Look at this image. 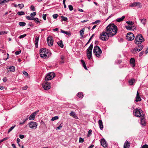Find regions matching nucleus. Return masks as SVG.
<instances>
[{
    "label": "nucleus",
    "mask_w": 148,
    "mask_h": 148,
    "mask_svg": "<svg viewBox=\"0 0 148 148\" xmlns=\"http://www.w3.org/2000/svg\"><path fill=\"white\" fill-rule=\"evenodd\" d=\"M118 30L117 27L114 24H110L106 27V31L108 32L110 37L115 35L117 33Z\"/></svg>",
    "instance_id": "obj_1"
},
{
    "label": "nucleus",
    "mask_w": 148,
    "mask_h": 148,
    "mask_svg": "<svg viewBox=\"0 0 148 148\" xmlns=\"http://www.w3.org/2000/svg\"><path fill=\"white\" fill-rule=\"evenodd\" d=\"M40 56L44 58H46L50 55V53L49 52L48 49H41L40 50Z\"/></svg>",
    "instance_id": "obj_2"
},
{
    "label": "nucleus",
    "mask_w": 148,
    "mask_h": 148,
    "mask_svg": "<svg viewBox=\"0 0 148 148\" xmlns=\"http://www.w3.org/2000/svg\"><path fill=\"white\" fill-rule=\"evenodd\" d=\"M144 41V39L141 34H139L136 36L134 40L136 44L139 45L141 44Z\"/></svg>",
    "instance_id": "obj_3"
},
{
    "label": "nucleus",
    "mask_w": 148,
    "mask_h": 148,
    "mask_svg": "<svg viewBox=\"0 0 148 148\" xmlns=\"http://www.w3.org/2000/svg\"><path fill=\"white\" fill-rule=\"evenodd\" d=\"M94 54L97 57H100L101 54L102 53V51L99 47L98 46H95L93 49Z\"/></svg>",
    "instance_id": "obj_4"
},
{
    "label": "nucleus",
    "mask_w": 148,
    "mask_h": 148,
    "mask_svg": "<svg viewBox=\"0 0 148 148\" xmlns=\"http://www.w3.org/2000/svg\"><path fill=\"white\" fill-rule=\"evenodd\" d=\"M109 37H110V36L108 32H103L100 34L99 38L102 40H106L108 39Z\"/></svg>",
    "instance_id": "obj_5"
},
{
    "label": "nucleus",
    "mask_w": 148,
    "mask_h": 148,
    "mask_svg": "<svg viewBox=\"0 0 148 148\" xmlns=\"http://www.w3.org/2000/svg\"><path fill=\"white\" fill-rule=\"evenodd\" d=\"M142 111V110L141 109L138 110V109H136L133 111V114L134 115L137 117L143 116L144 115V114H141Z\"/></svg>",
    "instance_id": "obj_6"
},
{
    "label": "nucleus",
    "mask_w": 148,
    "mask_h": 148,
    "mask_svg": "<svg viewBox=\"0 0 148 148\" xmlns=\"http://www.w3.org/2000/svg\"><path fill=\"white\" fill-rule=\"evenodd\" d=\"M55 76V74L53 72H50L48 73L45 78L46 81L50 80L53 79Z\"/></svg>",
    "instance_id": "obj_7"
},
{
    "label": "nucleus",
    "mask_w": 148,
    "mask_h": 148,
    "mask_svg": "<svg viewBox=\"0 0 148 148\" xmlns=\"http://www.w3.org/2000/svg\"><path fill=\"white\" fill-rule=\"evenodd\" d=\"M28 124L30 128L34 130L36 129L38 125L37 123L35 122H31Z\"/></svg>",
    "instance_id": "obj_8"
},
{
    "label": "nucleus",
    "mask_w": 148,
    "mask_h": 148,
    "mask_svg": "<svg viewBox=\"0 0 148 148\" xmlns=\"http://www.w3.org/2000/svg\"><path fill=\"white\" fill-rule=\"evenodd\" d=\"M42 87L44 90H47L51 88L50 83L49 82H46L42 84Z\"/></svg>",
    "instance_id": "obj_9"
},
{
    "label": "nucleus",
    "mask_w": 148,
    "mask_h": 148,
    "mask_svg": "<svg viewBox=\"0 0 148 148\" xmlns=\"http://www.w3.org/2000/svg\"><path fill=\"white\" fill-rule=\"evenodd\" d=\"M126 38L129 41L133 40L134 38V36L133 34L131 32L127 33L126 35Z\"/></svg>",
    "instance_id": "obj_10"
},
{
    "label": "nucleus",
    "mask_w": 148,
    "mask_h": 148,
    "mask_svg": "<svg viewBox=\"0 0 148 148\" xmlns=\"http://www.w3.org/2000/svg\"><path fill=\"white\" fill-rule=\"evenodd\" d=\"M129 6L130 7H137L138 8H141L142 5L140 3L137 2L132 3Z\"/></svg>",
    "instance_id": "obj_11"
},
{
    "label": "nucleus",
    "mask_w": 148,
    "mask_h": 148,
    "mask_svg": "<svg viewBox=\"0 0 148 148\" xmlns=\"http://www.w3.org/2000/svg\"><path fill=\"white\" fill-rule=\"evenodd\" d=\"M47 41L49 46H52L53 44V40L51 36H49L47 38Z\"/></svg>",
    "instance_id": "obj_12"
},
{
    "label": "nucleus",
    "mask_w": 148,
    "mask_h": 148,
    "mask_svg": "<svg viewBox=\"0 0 148 148\" xmlns=\"http://www.w3.org/2000/svg\"><path fill=\"white\" fill-rule=\"evenodd\" d=\"M143 46L142 45H138L134 48V50L136 52L140 51L143 49Z\"/></svg>",
    "instance_id": "obj_13"
},
{
    "label": "nucleus",
    "mask_w": 148,
    "mask_h": 148,
    "mask_svg": "<svg viewBox=\"0 0 148 148\" xmlns=\"http://www.w3.org/2000/svg\"><path fill=\"white\" fill-rule=\"evenodd\" d=\"M93 45L92 44H91L90 46L87 49L86 53L87 54H92V50L93 48Z\"/></svg>",
    "instance_id": "obj_14"
},
{
    "label": "nucleus",
    "mask_w": 148,
    "mask_h": 148,
    "mask_svg": "<svg viewBox=\"0 0 148 148\" xmlns=\"http://www.w3.org/2000/svg\"><path fill=\"white\" fill-rule=\"evenodd\" d=\"M100 142L101 145L103 147H106L107 146V143L104 139H101Z\"/></svg>",
    "instance_id": "obj_15"
},
{
    "label": "nucleus",
    "mask_w": 148,
    "mask_h": 148,
    "mask_svg": "<svg viewBox=\"0 0 148 148\" xmlns=\"http://www.w3.org/2000/svg\"><path fill=\"white\" fill-rule=\"evenodd\" d=\"M36 114V112H35L32 114L30 116L29 119L30 120H34L35 118V116Z\"/></svg>",
    "instance_id": "obj_16"
},
{
    "label": "nucleus",
    "mask_w": 148,
    "mask_h": 148,
    "mask_svg": "<svg viewBox=\"0 0 148 148\" xmlns=\"http://www.w3.org/2000/svg\"><path fill=\"white\" fill-rule=\"evenodd\" d=\"M141 100V99L140 97L139 93L138 91L137 93L136 96V99L135 101L136 102H138L139 101H140Z\"/></svg>",
    "instance_id": "obj_17"
},
{
    "label": "nucleus",
    "mask_w": 148,
    "mask_h": 148,
    "mask_svg": "<svg viewBox=\"0 0 148 148\" xmlns=\"http://www.w3.org/2000/svg\"><path fill=\"white\" fill-rule=\"evenodd\" d=\"M98 123L99 127L101 130H102L103 127L102 121L101 120H99L98 121Z\"/></svg>",
    "instance_id": "obj_18"
},
{
    "label": "nucleus",
    "mask_w": 148,
    "mask_h": 148,
    "mask_svg": "<svg viewBox=\"0 0 148 148\" xmlns=\"http://www.w3.org/2000/svg\"><path fill=\"white\" fill-rule=\"evenodd\" d=\"M39 38V36L37 37L36 36L35 38V45L36 48H37L38 47V43Z\"/></svg>",
    "instance_id": "obj_19"
},
{
    "label": "nucleus",
    "mask_w": 148,
    "mask_h": 148,
    "mask_svg": "<svg viewBox=\"0 0 148 148\" xmlns=\"http://www.w3.org/2000/svg\"><path fill=\"white\" fill-rule=\"evenodd\" d=\"M130 146V143L127 140L124 145V148H129Z\"/></svg>",
    "instance_id": "obj_20"
},
{
    "label": "nucleus",
    "mask_w": 148,
    "mask_h": 148,
    "mask_svg": "<svg viewBox=\"0 0 148 148\" xmlns=\"http://www.w3.org/2000/svg\"><path fill=\"white\" fill-rule=\"evenodd\" d=\"M69 114L71 116L73 117L75 119H77L78 118L77 116L75 114V113L74 112L71 111Z\"/></svg>",
    "instance_id": "obj_21"
},
{
    "label": "nucleus",
    "mask_w": 148,
    "mask_h": 148,
    "mask_svg": "<svg viewBox=\"0 0 148 148\" xmlns=\"http://www.w3.org/2000/svg\"><path fill=\"white\" fill-rule=\"evenodd\" d=\"M125 27L127 29L129 30H134L135 28L134 26H125Z\"/></svg>",
    "instance_id": "obj_22"
},
{
    "label": "nucleus",
    "mask_w": 148,
    "mask_h": 148,
    "mask_svg": "<svg viewBox=\"0 0 148 148\" xmlns=\"http://www.w3.org/2000/svg\"><path fill=\"white\" fill-rule=\"evenodd\" d=\"M141 118V124L143 125H145V122L144 119V118L143 116Z\"/></svg>",
    "instance_id": "obj_23"
},
{
    "label": "nucleus",
    "mask_w": 148,
    "mask_h": 148,
    "mask_svg": "<svg viewBox=\"0 0 148 148\" xmlns=\"http://www.w3.org/2000/svg\"><path fill=\"white\" fill-rule=\"evenodd\" d=\"M135 60L133 58H131L130 60V63L131 64H132L133 66L134 67L135 66Z\"/></svg>",
    "instance_id": "obj_24"
},
{
    "label": "nucleus",
    "mask_w": 148,
    "mask_h": 148,
    "mask_svg": "<svg viewBox=\"0 0 148 148\" xmlns=\"http://www.w3.org/2000/svg\"><path fill=\"white\" fill-rule=\"evenodd\" d=\"M125 16H122L120 18H118L116 20V21L119 22H120L121 21L123 20L125 18Z\"/></svg>",
    "instance_id": "obj_25"
},
{
    "label": "nucleus",
    "mask_w": 148,
    "mask_h": 148,
    "mask_svg": "<svg viewBox=\"0 0 148 148\" xmlns=\"http://www.w3.org/2000/svg\"><path fill=\"white\" fill-rule=\"evenodd\" d=\"M6 0H0V6L3 5L5 4V3L7 2Z\"/></svg>",
    "instance_id": "obj_26"
},
{
    "label": "nucleus",
    "mask_w": 148,
    "mask_h": 148,
    "mask_svg": "<svg viewBox=\"0 0 148 148\" xmlns=\"http://www.w3.org/2000/svg\"><path fill=\"white\" fill-rule=\"evenodd\" d=\"M81 62L84 68L85 69L87 70V69L86 66V65L84 61L83 60H81Z\"/></svg>",
    "instance_id": "obj_27"
},
{
    "label": "nucleus",
    "mask_w": 148,
    "mask_h": 148,
    "mask_svg": "<svg viewBox=\"0 0 148 148\" xmlns=\"http://www.w3.org/2000/svg\"><path fill=\"white\" fill-rule=\"evenodd\" d=\"M9 71L14 72L15 71V67L13 66H11L9 68Z\"/></svg>",
    "instance_id": "obj_28"
},
{
    "label": "nucleus",
    "mask_w": 148,
    "mask_h": 148,
    "mask_svg": "<svg viewBox=\"0 0 148 148\" xmlns=\"http://www.w3.org/2000/svg\"><path fill=\"white\" fill-rule=\"evenodd\" d=\"M58 44L61 48H63L64 45L62 40L58 42Z\"/></svg>",
    "instance_id": "obj_29"
},
{
    "label": "nucleus",
    "mask_w": 148,
    "mask_h": 148,
    "mask_svg": "<svg viewBox=\"0 0 148 148\" xmlns=\"http://www.w3.org/2000/svg\"><path fill=\"white\" fill-rule=\"evenodd\" d=\"M77 96L79 98H82L83 97V94L82 92H79L77 95Z\"/></svg>",
    "instance_id": "obj_30"
},
{
    "label": "nucleus",
    "mask_w": 148,
    "mask_h": 148,
    "mask_svg": "<svg viewBox=\"0 0 148 148\" xmlns=\"http://www.w3.org/2000/svg\"><path fill=\"white\" fill-rule=\"evenodd\" d=\"M34 20L36 23L40 24V23L39 19L37 18H34Z\"/></svg>",
    "instance_id": "obj_31"
},
{
    "label": "nucleus",
    "mask_w": 148,
    "mask_h": 148,
    "mask_svg": "<svg viewBox=\"0 0 148 148\" xmlns=\"http://www.w3.org/2000/svg\"><path fill=\"white\" fill-rule=\"evenodd\" d=\"M19 25L21 26H24L26 25V23L23 22H20L18 23Z\"/></svg>",
    "instance_id": "obj_32"
},
{
    "label": "nucleus",
    "mask_w": 148,
    "mask_h": 148,
    "mask_svg": "<svg viewBox=\"0 0 148 148\" xmlns=\"http://www.w3.org/2000/svg\"><path fill=\"white\" fill-rule=\"evenodd\" d=\"M26 18L27 19L29 20H34V17H31L29 16H26Z\"/></svg>",
    "instance_id": "obj_33"
},
{
    "label": "nucleus",
    "mask_w": 148,
    "mask_h": 148,
    "mask_svg": "<svg viewBox=\"0 0 148 148\" xmlns=\"http://www.w3.org/2000/svg\"><path fill=\"white\" fill-rule=\"evenodd\" d=\"M85 29H83L81 30L80 32V35L81 36H83V35L84 34V30Z\"/></svg>",
    "instance_id": "obj_34"
},
{
    "label": "nucleus",
    "mask_w": 148,
    "mask_h": 148,
    "mask_svg": "<svg viewBox=\"0 0 148 148\" xmlns=\"http://www.w3.org/2000/svg\"><path fill=\"white\" fill-rule=\"evenodd\" d=\"M17 14L19 16H21L24 15L25 14V12L23 11L18 12L17 13Z\"/></svg>",
    "instance_id": "obj_35"
},
{
    "label": "nucleus",
    "mask_w": 148,
    "mask_h": 148,
    "mask_svg": "<svg viewBox=\"0 0 148 148\" xmlns=\"http://www.w3.org/2000/svg\"><path fill=\"white\" fill-rule=\"evenodd\" d=\"M61 32L67 35L68 36L70 35V34L68 32L66 31H65L62 29L61 30Z\"/></svg>",
    "instance_id": "obj_36"
},
{
    "label": "nucleus",
    "mask_w": 148,
    "mask_h": 148,
    "mask_svg": "<svg viewBox=\"0 0 148 148\" xmlns=\"http://www.w3.org/2000/svg\"><path fill=\"white\" fill-rule=\"evenodd\" d=\"M134 82L135 80L134 79H132L129 81V83L130 85H132Z\"/></svg>",
    "instance_id": "obj_37"
},
{
    "label": "nucleus",
    "mask_w": 148,
    "mask_h": 148,
    "mask_svg": "<svg viewBox=\"0 0 148 148\" xmlns=\"http://www.w3.org/2000/svg\"><path fill=\"white\" fill-rule=\"evenodd\" d=\"M59 118V117L58 116H56L52 118L51 120L52 121H54L58 119Z\"/></svg>",
    "instance_id": "obj_38"
},
{
    "label": "nucleus",
    "mask_w": 148,
    "mask_h": 148,
    "mask_svg": "<svg viewBox=\"0 0 148 148\" xmlns=\"http://www.w3.org/2000/svg\"><path fill=\"white\" fill-rule=\"evenodd\" d=\"M146 19L145 18H143L141 20V23H143L144 25H145L146 24Z\"/></svg>",
    "instance_id": "obj_39"
},
{
    "label": "nucleus",
    "mask_w": 148,
    "mask_h": 148,
    "mask_svg": "<svg viewBox=\"0 0 148 148\" xmlns=\"http://www.w3.org/2000/svg\"><path fill=\"white\" fill-rule=\"evenodd\" d=\"M23 75H24L25 77H29V75L27 72L25 71H23Z\"/></svg>",
    "instance_id": "obj_40"
},
{
    "label": "nucleus",
    "mask_w": 148,
    "mask_h": 148,
    "mask_svg": "<svg viewBox=\"0 0 148 148\" xmlns=\"http://www.w3.org/2000/svg\"><path fill=\"white\" fill-rule=\"evenodd\" d=\"M15 127V125L11 127L8 131V133H9Z\"/></svg>",
    "instance_id": "obj_41"
},
{
    "label": "nucleus",
    "mask_w": 148,
    "mask_h": 148,
    "mask_svg": "<svg viewBox=\"0 0 148 148\" xmlns=\"http://www.w3.org/2000/svg\"><path fill=\"white\" fill-rule=\"evenodd\" d=\"M18 6L21 9L23 8L24 7V5L23 3L18 4Z\"/></svg>",
    "instance_id": "obj_42"
},
{
    "label": "nucleus",
    "mask_w": 148,
    "mask_h": 148,
    "mask_svg": "<svg viewBox=\"0 0 148 148\" xmlns=\"http://www.w3.org/2000/svg\"><path fill=\"white\" fill-rule=\"evenodd\" d=\"M127 24L130 25H133L134 23V22L132 21H127L126 22Z\"/></svg>",
    "instance_id": "obj_43"
},
{
    "label": "nucleus",
    "mask_w": 148,
    "mask_h": 148,
    "mask_svg": "<svg viewBox=\"0 0 148 148\" xmlns=\"http://www.w3.org/2000/svg\"><path fill=\"white\" fill-rule=\"evenodd\" d=\"M68 7L69 10L70 11L72 10L73 9V7L71 5H69Z\"/></svg>",
    "instance_id": "obj_44"
},
{
    "label": "nucleus",
    "mask_w": 148,
    "mask_h": 148,
    "mask_svg": "<svg viewBox=\"0 0 148 148\" xmlns=\"http://www.w3.org/2000/svg\"><path fill=\"white\" fill-rule=\"evenodd\" d=\"M61 18H62V20L63 21H67L68 20V19H67V18L64 17V16H61Z\"/></svg>",
    "instance_id": "obj_45"
},
{
    "label": "nucleus",
    "mask_w": 148,
    "mask_h": 148,
    "mask_svg": "<svg viewBox=\"0 0 148 148\" xmlns=\"http://www.w3.org/2000/svg\"><path fill=\"white\" fill-rule=\"evenodd\" d=\"M100 22V20H97L95 22L92 23V24H97V23H99Z\"/></svg>",
    "instance_id": "obj_46"
},
{
    "label": "nucleus",
    "mask_w": 148,
    "mask_h": 148,
    "mask_svg": "<svg viewBox=\"0 0 148 148\" xmlns=\"http://www.w3.org/2000/svg\"><path fill=\"white\" fill-rule=\"evenodd\" d=\"M58 15L57 14H54L53 15V17L54 19H55L57 18Z\"/></svg>",
    "instance_id": "obj_47"
},
{
    "label": "nucleus",
    "mask_w": 148,
    "mask_h": 148,
    "mask_svg": "<svg viewBox=\"0 0 148 148\" xmlns=\"http://www.w3.org/2000/svg\"><path fill=\"white\" fill-rule=\"evenodd\" d=\"M21 50L15 52V54L16 55H18L21 53Z\"/></svg>",
    "instance_id": "obj_48"
},
{
    "label": "nucleus",
    "mask_w": 148,
    "mask_h": 148,
    "mask_svg": "<svg viewBox=\"0 0 148 148\" xmlns=\"http://www.w3.org/2000/svg\"><path fill=\"white\" fill-rule=\"evenodd\" d=\"M87 54V57L88 58L89 60L92 57V54Z\"/></svg>",
    "instance_id": "obj_49"
},
{
    "label": "nucleus",
    "mask_w": 148,
    "mask_h": 148,
    "mask_svg": "<svg viewBox=\"0 0 148 148\" xmlns=\"http://www.w3.org/2000/svg\"><path fill=\"white\" fill-rule=\"evenodd\" d=\"M7 32L2 31L0 32V35L4 34H7Z\"/></svg>",
    "instance_id": "obj_50"
},
{
    "label": "nucleus",
    "mask_w": 148,
    "mask_h": 148,
    "mask_svg": "<svg viewBox=\"0 0 148 148\" xmlns=\"http://www.w3.org/2000/svg\"><path fill=\"white\" fill-rule=\"evenodd\" d=\"M30 8L32 11H34L35 10L34 7L33 5L31 6Z\"/></svg>",
    "instance_id": "obj_51"
},
{
    "label": "nucleus",
    "mask_w": 148,
    "mask_h": 148,
    "mask_svg": "<svg viewBox=\"0 0 148 148\" xmlns=\"http://www.w3.org/2000/svg\"><path fill=\"white\" fill-rule=\"evenodd\" d=\"M36 14V12H34L33 13H32L30 14V16L31 17L34 16H35Z\"/></svg>",
    "instance_id": "obj_52"
},
{
    "label": "nucleus",
    "mask_w": 148,
    "mask_h": 148,
    "mask_svg": "<svg viewBox=\"0 0 148 148\" xmlns=\"http://www.w3.org/2000/svg\"><path fill=\"white\" fill-rule=\"evenodd\" d=\"M26 36V34H23V35H21L20 36L19 38L21 39V38H24V37H25Z\"/></svg>",
    "instance_id": "obj_53"
},
{
    "label": "nucleus",
    "mask_w": 148,
    "mask_h": 148,
    "mask_svg": "<svg viewBox=\"0 0 148 148\" xmlns=\"http://www.w3.org/2000/svg\"><path fill=\"white\" fill-rule=\"evenodd\" d=\"M79 141L80 143H83L84 141L83 138H79Z\"/></svg>",
    "instance_id": "obj_54"
},
{
    "label": "nucleus",
    "mask_w": 148,
    "mask_h": 148,
    "mask_svg": "<svg viewBox=\"0 0 148 148\" xmlns=\"http://www.w3.org/2000/svg\"><path fill=\"white\" fill-rule=\"evenodd\" d=\"M46 14H43V16H42V18H43V19L44 20H46Z\"/></svg>",
    "instance_id": "obj_55"
},
{
    "label": "nucleus",
    "mask_w": 148,
    "mask_h": 148,
    "mask_svg": "<svg viewBox=\"0 0 148 148\" xmlns=\"http://www.w3.org/2000/svg\"><path fill=\"white\" fill-rule=\"evenodd\" d=\"M141 148H148V145H145L142 147Z\"/></svg>",
    "instance_id": "obj_56"
},
{
    "label": "nucleus",
    "mask_w": 148,
    "mask_h": 148,
    "mask_svg": "<svg viewBox=\"0 0 148 148\" xmlns=\"http://www.w3.org/2000/svg\"><path fill=\"white\" fill-rule=\"evenodd\" d=\"M92 131L91 130H89L88 133V136H89V135L92 133Z\"/></svg>",
    "instance_id": "obj_57"
},
{
    "label": "nucleus",
    "mask_w": 148,
    "mask_h": 148,
    "mask_svg": "<svg viewBox=\"0 0 148 148\" xmlns=\"http://www.w3.org/2000/svg\"><path fill=\"white\" fill-rule=\"evenodd\" d=\"M27 86H25L24 87H22V89L23 90H26L27 89Z\"/></svg>",
    "instance_id": "obj_58"
},
{
    "label": "nucleus",
    "mask_w": 148,
    "mask_h": 148,
    "mask_svg": "<svg viewBox=\"0 0 148 148\" xmlns=\"http://www.w3.org/2000/svg\"><path fill=\"white\" fill-rule=\"evenodd\" d=\"M62 126L61 125L56 128V130H61L62 129Z\"/></svg>",
    "instance_id": "obj_59"
},
{
    "label": "nucleus",
    "mask_w": 148,
    "mask_h": 148,
    "mask_svg": "<svg viewBox=\"0 0 148 148\" xmlns=\"http://www.w3.org/2000/svg\"><path fill=\"white\" fill-rule=\"evenodd\" d=\"M3 80L4 82H6L7 79L5 77H4L3 79Z\"/></svg>",
    "instance_id": "obj_60"
},
{
    "label": "nucleus",
    "mask_w": 148,
    "mask_h": 148,
    "mask_svg": "<svg viewBox=\"0 0 148 148\" xmlns=\"http://www.w3.org/2000/svg\"><path fill=\"white\" fill-rule=\"evenodd\" d=\"M19 138L21 139H23L24 138V136L22 135H20L19 136Z\"/></svg>",
    "instance_id": "obj_61"
},
{
    "label": "nucleus",
    "mask_w": 148,
    "mask_h": 148,
    "mask_svg": "<svg viewBox=\"0 0 148 148\" xmlns=\"http://www.w3.org/2000/svg\"><path fill=\"white\" fill-rule=\"evenodd\" d=\"M20 139L19 138H17V143H18V145L20 146V145H19V143L20 142Z\"/></svg>",
    "instance_id": "obj_62"
},
{
    "label": "nucleus",
    "mask_w": 148,
    "mask_h": 148,
    "mask_svg": "<svg viewBox=\"0 0 148 148\" xmlns=\"http://www.w3.org/2000/svg\"><path fill=\"white\" fill-rule=\"evenodd\" d=\"M145 52L146 54H147V53H148V47L145 50Z\"/></svg>",
    "instance_id": "obj_63"
},
{
    "label": "nucleus",
    "mask_w": 148,
    "mask_h": 148,
    "mask_svg": "<svg viewBox=\"0 0 148 148\" xmlns=\"http://www.w3.org/2000/svg\"><path fill=\"white\" fill-rule=\"evenodd\" d=\"M64 58V56H60V59L62 60H63Z\"/></svg>",
    "instance_id": "obj_64"
}]
</instances>
